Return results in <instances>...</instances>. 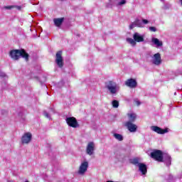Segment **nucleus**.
<instances>
[{
	"label": "nucleus",
	"mask_w": 182,
	"mask_h": 182,
	"mask_svg": "<svg viewBox=\"0 0 182 182\" xmlns=\"http://www.w3.org/2000/svg\"><path fill=\"white\" fill-rule=\"evenodd\" d=\"M9 56L11 59H14V60H18L19 58L21 57L23 59H25L26 62L29 61V54L26 53L25 49L11 50L9 53Z\"/></svg>",
	"instance_id": "obj_1"
},
{
	"label": "nucleus",
	"mask_w": 182,
	"mask_h": 182,
	"mask_svg": "<svg viewBox=\"0 0 182 182\" xmlns=\"http://www.w3.org/2000/svg\"><path fill=\"white\" fill-rule=\"evenodd\" d=\"M66 123L70 127H73L76 129L79 127V123L77 122V119H76L74 117H70L66 118Z\"/></svg>",
	"instance_id": "obj_5"
},
{
	"label": "nucleus",
	"mask_w": 182,
	"mask_h": 182,
	"mask_svg": "<svg viewBox=\"0 0 182 182\" xmlns=\"http://www.w3.org/2000/svg\"><path fill=\"white\" fill-rule=\"evenodd\" d=\"M105 87L107 89L110 95H116L117 90H119V85L113 80H109L105 82Z\"/></svg>",
	"instance_id": "obj_2"
},
{
	"label": "nucleus",
	"mask_w": 182,
	"mask_h": 182,
	"mask_svg": "<svg viewBox=\"0 0 182 182\" xmlns=\"http://www.w3.org/2000/svg\"><path fill=\"white\" fill-rule=\"evenodd\" d=\"M132 164H134V166H139V164H140V163H139V158H135L134 159H132V161H131Z\"/></svg>",
	"instance_id": "obj_23"
},
{
	"label": "nucleus",
	"mask_w": 182,
	"mask_h": 182,
	"mask_svg": "<svg viewBox=\"0 0 182 182\" xmlns=\"http://www.w3.org/2000/svg\"><path fill=\"white\" fill-rule=\"evenodd\" d=\"M87 167H89V162H82L80 166L78 174H85L87 171Z\"/></svg>",
	"instance_id": "obj_9"
},
{
	"label": "nucleus",
	"mask_w": 182,
	"mask_h": 182,
	"mask_svg": "<svg viewBox=\"0 0 182 182\" xmlns=\"http://www.w3.org/2000/svg\"><path fill=\"white\" fill-rule=\"evenodd\" d=\"M63 21H65V18H54L53 22L54 25L59 28V26H62V23H63Z\"/></svg>",
	"instance_id": "obj_15"
},
{
	"label": "nucleus",
	"mask_w": 182,
	"mask_h": 182,
	"mask_svg": "<svg viewBox=\"0 0 182 182\" xmlns=\"http://www.w3.org/2000/svg\"><path fill=\"white\" fill-rule=\"evenodd\" d=\"M152 43H154V45H156V46H163V42L160 41L159 38H152Z\"/></svg>",
	"instance_id": "obj_16"
},
{
	"label": "nucleus",
	"mask_w": 182,
	"mask_h": 182,
	"mask_svg": "<svg viewBox=\"0 0 182 182\" xmlns=\"http://www.w3.org/2000/svg\"><path fill=\"white\" fill-rule=\"evenodd\" d=\"M114 139H116L117 140H118V141H123V135L120 134H113Z\"/></svg>",
	"instance_id": "obj_19"
},
{
	"label": "nucleus",
	"mask_w": 182,
	"mask_h": 182,
	"mask_svg": "<svg viewBox=\"0 0 182 182\" xmlns=\"http://www.w3.org/2000/svg\"><path fill=\"white\" fill-rule=\"evenodd\" d=\"M136 26V23L134 21L131 25H129V29H133Z\"/></svg>",
	"instance_id": "obj_26"
},
{
	"label": "nucleus",
	"mask_w": 182,
	"mask_h": 182,
	"mask_svg": "<svg viewBox=\"0 0 182 182\" xmlns=\"http://www.w3.org/2000/svg\"><path fill=\"white\" fill-rule=\"evenodd\" d=\"M127 42L131 43V45H132V46H136V41H134V39H133L132 38H128L127 39Z\"/></svg>",
	"instance_id": "obj_21"
},
{
	"label": "nucleus",
	"mask_w": 182,
	"mask_h": 182,
	"mask_svg": "<svg viewBox=\"0 0 182 182\" xmlns=\"http://www.w3.org/2000/svg\"><path fill=\"white\" fill-rule=\"evenodd\" d=\"M134 22H135L136 26H137L138 28H143V23L141 22H140V20L136 18L134 21Z\"/></svg>",
	"instance_id": "obj_20"
},
{
	"label": "nucleus",
	"mask_w": 182,
	"mask_h": 182,
	"mask_svg": "<svg viewBox=\"0 0 182 182\" xmlns=\"http://www.w3.org/2000/svg\"><path fill=\"white\" fill-rule=\"evenodd\" d=\"M127 116L129 119V121L128 122H131V123H133L134 122H135L136 120V114H127Z\"/></svg>",
	"instance_id": "obj_17"
},
{
	"label": "nucleus",
	"mask_w": 182,
	"mask_h": 182,
	"mask_svg": "<svg viewBox=\"0 0 182 182\" xmlns=\"http://www.w3.org/2000/svg\"><path fill=\"white\" fill-rule=\"evenodd\" d=\"M149 31H151V32H156L157 28H156V27H154V26H151V27H149Z\"/></svg>",
	"instance_id": "obj_25"
},
{
	"label": "nucleus",
	"mask_w": 182,
	"mask_h": 182,
	"mask_svg": "<svg viewBox=\"0 0 182 182\" xmlns=\"http://www.w3.org/2000/svg\"><path fill=\"white\" fill-rule=\"evenodd\" d=\"M124 126L131 133H134L135 132H137V125L133 124V122H125Z\"/></svg>",
	"instance_id": "obj_8"
},
{
	"label": "nucleus",
	"mask_w": 182,
	"mask_h": 182,
	"mask_svg": "<svg viewBox=\"0 0 182 182\" xmlns=\"http://www.w3.org/2000/svg\"><path fill=\"white\" fill-rule=\"evenodd\" d=\"M0 76H1V77H5V76H6V75H5V73H1V74H0Z\"/></svg>",
	"instance_id": "obj_30"
},
{
	"label": "nucleus",
	"mask_w": 182,
	"mask_h": 182,
	"mask_svg": "<svg viewBox=\"0 0 182 182\" xmlns=\"http://www.w3.org/2000/svg\"><path fill=\"white\" fill-rule=\"evenodd\" d=\"M112 105L114 109H117V107H119V101L114 100L112 102Z\"/></svg>",
	"instance_id": "obj_22"
},
{
	"label": "nucleus",
	"mask_w": 182,
	"mask_h": 182,
	"mask_svg": "<svg viewBox=\"0 0 182 182\" xmlns=\"http://www.w3.org/2000/svg\"><path fill=\"white\" fill-rule=\"evenodd\" d=\"M142 22H143V23H144L145 25H147V23H149V20H147V19H143V20H142Z\"/></svg>",
	"instance_id": "obj_29"
},
{
	"label": "nucleus",
	"mask_w": 182,
	"mask_h": 182,
	"mask_svg": "<svg viewBox=\"0 0 182 182\" xmlns=\"http://www.w3.org/2000/svg\"><path fill=\"white\" fill-rule=\"evenodd\" d=\"M153 132H155V133H157L158 134H166V133H168V129H161L159 127L157 126H152L151 127Z\"/></svg>",
	"instance_id": "obj_10"
},
{
	"label": "nucleus",
	"mask_w": 182,
	"mask_h": 182,
	"mask_svg": "<svg viewBox=\"0 0 182 182\" xmlns=\"http://www.w3.org/2000/svg\"><path fill=\"white\" fill-rule=\"evenodd\" d=\"M15 8V6H6L5 9H14Z\"/></svg>",
	"instance_id": "obj_27"
},
{
	"label": "nucleus",
	"mask_w": 182,
	"mask_h": 182,
	"mask_svg": "<svg viewBox=\"0 0 182 182\" xmlns=\"http://www.w3.org/2000/svg\"><path fill=\"white\" fill-rule=\"evenodd\" d=\"M44 116L45 117H47V119H50V117H49V114L47 112H44Z\"/></svg>",
	"instance_id": "obj_28"
},
{
	"label": "nucleus",
	"mask_w": 182,
	"mask_h": 182,
	"mask_svg": "<svg viewBox=\"0 0 182 182\" xmlns=\"http://www.w3.org/2000/svg\"><path fill=\"white\" fill-rule=\"evenodd\" d=\"M164 161H166V164H168V166H170V164H171V156H170V155L166 154L164 156Z\"/></svg>",
	"instance_id": "obj_18"
},
{
	"label": "nucleus",
	"mask_w": 182,
	"mask_h": 182,
	"mask_svg": "<svg viewBox=\"0 0 182 182\" xmlns=\"http://www.w3.org/2000/svg\"><path fill=\"white\" fill-rule=\"evenodd\" d=\"M125 85L131 89H135L137 87V81L134 78H129L125 81Z\"/></svg>",
	"instance_id": "obj_7"
},
{
	"label": "nucleus",
	"mask_w": 182,
	"mask_h": 182,
	"mask_svg": "<svg viewBox=\"0 0 182 182\" xmlns=\"http://www.w3.org/2000/svg\"><path fill=\"white\" fill-rule=\"evenodd\" d=\"M127 1L126 0H121L120 1L118 2L117 5L119 6H122V5H125V4H127Z\"/></svg>",
	"instance_id": "obj_24"
},
{
	"label": "nucleus",
	"mask_w": 182,
	"mask_h": 182,
	"mask_svg": "<svg viewBox=\"0 0 182 182\" xmlns=\"http://www.w3.org/2000/svg\"><path fill=\"white\" fill-rule=\"evenodd\" d=\"M16 8H17V9H19V10H21V6H16Z\"/></svg>",
	"instance_id": "obj_32"
},
{
	"label": "nucleus",
	"mask_w": 182,
	"mask_h": 182,
	"mask_svg": "<svg viewBox=\"0 0 182 182\" xmlns=\"http://www.w3.org/2000/svg\"><path fill=\"white\" fill-rule=\"evenodd\" d=\"M86 153L89 156H92L95 153V143L89 142L87 145Z\"/></svg>",
	"instance_id": "obj_11"
},
{
	"label": "nucleus",
	"mask_w": 182,
	"mask_h": 182,
	"mask_svg": "<svg viewBox=\"0 0 182 182\" xmlns=\"http://www.w3.org/2000/svg\"><path fill=\"white\" fill-rule=\"evenodd\" d=\"M136 103L137 106H140V105H141L140 101H136Z\"/></svg>",
	"instance_id": "obj_31"
},
{
	"label": "nucleus",
	"mask_w": 182,
	"mask_h": 182,
	"mask_svg": "<svg viewBox=\"0 0 182 182\" xmlns=\"http://www.w3.org/2000/svg\"><path fill=\"white\" fill-rule=\"evenodd\" d=\"M151 159L155 160V161H158V163H164V156L163 154V151L155 149L150 154Z\"/></svg>",
	"instance_id": "obj_3"
},
{
	"label": "nucleus",
	"mask_w": 182,
	"mask_h": 182,
	"mask_svg": "<svg viewBox=\"0 0 182 182\" xmlns=\"http://www.w3.org/2000/svg\"><path fill=\"white\" fill-rule=\"evenodd\" d=\"M133 38L135 42H144V37L140 36L139 33H134Z\"/></svg>",
	"instance_id": "obj_13"
},
{
	"label": "nucleus",
	"mask_w": 182,
	"mask_h": 182,
	"mask_svg": "<svg viewBox=\"0 0 182 182\" xmlns=\"http://www.w3.org/2000/svg\"><path fill=\"white\" fill-rule=\"evenodd\" d=\"M31 140H32V134H31V132L25 133L21 137L22 144H28V143H31Z\"/></svg>",
	"instance_id": "obj_6"
},
{
	"label": "nucleus",
	"mask_w": 182,
	"mask_h": 182,
	"mask_svg": "<svg viewBox=\"0 0 182 182\" xmlns=\"http://www.w3.org/2000/svg\"><path fill=\"white\" fill-rule=\"evenodd\" d=\"M152 63H154V65H156V66L161 65V55L159 53L154 55V60L152 61Z\"/></svg>",
	"instance_id": "obj_12"
},
{
	"label": "nucleus",
	"mask_w": 182,
	"mask_h": 182,
	"mask_svg": "<svg viewBox=\"0 0 182 182\" xmlns=\"http://www.w3.org/2000/svg\"><path fill=\"white\" fill-rule=\"evenodd\" d=\"M62 55H63V53L62 52V50H58L55 53V62L57 66H58V68H60V69H62V68H63V65H65V62L63 61V56H62Z\"/></svg>",
	"instance_id": "obj_4"
},
{
	"label": "nucleus",
	"mask_w": 182,
	"mask_h": 182,
	"mask_svg": "<svg viewBox=\"0 0 182 182\" xmlns=\"http://www.w3.org/2000/svg\"><path fill=\"white\" fill-rule=\"evenodd\" d=\"M139 171L144 176L147 174V166L144 164H139Z\"/></svg>",
	"instance_id": "obj_14"
}]
</instances>
